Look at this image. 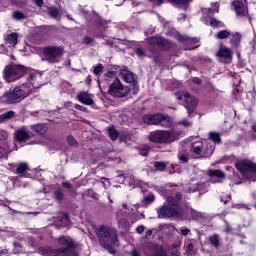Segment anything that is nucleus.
Instances as JSON below:
<instances>
[{
	"label": "nucleus",
	"instance_id": "obj_44",
	"mask_svg": "<svg viewBox=\"0 0 256 256\" xmlns=\"http://www.w3.org/2000/svg\"><path fill=\"white\" fill-rule=\"evenodd\" d=\"M54 198L56 201H61L63 199V192L61 190H56L54 192Z\"/></svg>",
	"mask_w": 256,
	"mask_h": 256
},
{
	"label": "nucleus",
	"instance_id": "obj_6",
	"mask_svg": "<svg viewBox=\"0 0 256 256\" xmlns=\"http://www.w3.org/2000/svg\"><path fill=\"white\" fill-rule=\"evenodd\" d=\"M42 53V61H46L47 63H59L61 57H63V53H65V48L55 45L46 46L43 48Z\"/></svg>",
	"mask_w": 256,
	"mask_h": 256
},
{
	"label": "nucleus",
	"instance_id": "obj_28",
	"mask_svg": "<svg viewBox=\"0 0 256 256\" xmlns=\"http://www.w3.org/2000/svg\"><path fill=\"white\" fill-rule=\"evenodd\" d=\"M48 15H50L52 19L59 21V19H61V10H59L57 7H50L48 8Z\"/></svg>",
	"mask_w": 256,
	"mask_h": 256
},
{
	"label": "nucleus",
	"instance_id": "obj_64",
	"mask_svg": "<svg viewBox=\"0 0 256 256\" xmlns=\"http://www.w3.org/2000/svg\"><path fill=\"white\" fill-rule=\"evenodd\" d=\"M131 256H139V253L136 250H133L131 252Z\"/></svg>",
	"mask_w": 256,
	"mask_h": 256
},
{
	"label": "nucleus",
	"instance_id": "obj_41",
	"mask_svg": "<svg viewBox=\"0 0 256 256\" xmlns=\"http://www.w3.org/2000/svg\"><path fill=\"white\" fill-rule=\"evenodd\" d=\"M210 25L211 27H223V22L217 20L216 18H211Z\"/></svg>",
	"mask_w": 256,
	"mask_h": 256
},
{
	"label": "nucleus",
	"instance_id": "obj_29",
	"mask_svg": "<svg viewBox=\"0 0 256 256\" xmlns=\"http://www.w3.org/2000/svg\"><path fill=\"white\" fill-rule=\"evenodd\" d=\"M209 139L212 141L211 143L215 145H219L221 143V135L217 132H210L209 133Z\"/></svg>",
	"mask_w": 256,
	"mask_h": 256
},
{
	"label": "nucleus",
	"instance_id": "obj_17",
	"mask_svg": "<svg viewBox=\"0 0 256 256\" xmlns=\"http://www.w3.org/2000/svg\"><path fill=\"white\" fill-rule=\"evenodd\" d=\"M76 97L80 103H83V105H93L95 103V101H93V96L87 91L79 92Z\"/></svg>",
	"mask_w": 256,
	"mask_h": 256
},
{
	"label": "nucleus",
	"instance_id": "obj_45",
	"mask_svg": "<svg viewBox=\"0 0 256 256\" xmlns=\"http://www.w3.org/2000/svg\"><path fill=\"white\" fill-rule=\"evenodd\" d=\"M180 234L184 237H187V235H191V230L185 227L180 228Z\"/></svg>",
	"mask_w": 256,
	"mask_h": 256
},
{
	"label": "nucleus",
	"instance_id": "obj_4",
	"mask_svg": "<svg viewBox=\"0 0 256 256\" xmlns=\"http://www.w3.org/2000/svg\"><path fill=\"white\" fill-rule=\"evenodd\" d=\"M181 134L176 131H161L156 130L150 132L148 139L152 143L169 144L177 141Z\"/></svg>",
	"mask_w": 256,
	"mask_h": 256
},
{
	"label": "nucleus",
	"instance_id": "obj_32",
	"mask_svg": "<svg viewBox=\"0 0 256 256\" xmlns=\"http://www.w3.org/2000/svg\"><path fill=\"white\" fill-rule=\"evenodd\" d=\"M208 175L209 177H217V179H225V173L221 170H210Z\"/></svg>",
	"mask_w": 256,
	"mask_h": 256
},
{
	"label": "nucleus",
	"instance_id": "obj_46",
	"mask_svg": "<svg viewBox=\"0 0 256 256\" xmlns=\"http://www.w3.org/2000/svg\"><path fill=\"white\" fill-rule=\"evenodd\" d=\"M101 71H103V64H98L94 68L93 73H94V75H99V73H101Z\"/></svg>",
	"mask_w": 256,
	"mask_h": 256
},
{
	"label": "nucleus",
	"instance_id": "obj_63",
	"mask_svg": "<svg viewBox=\"0 0 256 256\" xmlns=\"http://www.w3.org/2000/svg\"><path fill=\"white\" fill-rule=\"evenodd\" d=\"M62 186L65 187L66 189H71V183L69 182H63Z\"/></svg>",
	"mask_w": 256,
	"mask_h": 256
},
{
	"label": "nucleus",
	"instance_id": "obj_1",
	"mask_svg": "<svg viewBox=\"0 0 256 256\" xmlns=\"http://www.w3.org/2000/svg\"><path fill=\"white\" fill-rule=\"evenodd\" d=\"M96 235L103 249H106L111 255H115L113 245H117V230L109 226H100L96 229Z\"/></svg>",
	"mask_w": 256,
	"mask_h": 256
},
{
	"label": "nucleus",
	"instance_id": "obj_50",
	"mask_svg": "<svg viewBox=\"0 0 256 256\" xmlns=\"http://www.w3.org/2000/svg\"><path fill=\"white\" fill-rule=\"evenodd\" d=\"M105 77H106L107 79H115L116 73H115V71H108V72L105 74Z\"/></svg>",
	"mask_w": 256,
	"mask_h": 256
},
{
	"label": "nucleus",
	"instance_id": "obj_37",
	"mask_svg": "<svg viewBox=\"0 0 256 256\" xmlns=\"http://www.w3.org/2000/svg\"><path fill=\"white\" fill-rule=\"evenodd\" d=\"M177 125H181L182 127H191L193 122L187 118H183L182 120L177 122Z\"/></svg>",
	"mask_w": 256,
	"mask_h": 256
},
{
	"label": "nucleus",
	"instance_id": "obj_35",
	"mask_svg": "<svg viewBox=\"0 0 256 256\" xmlns=\"http://www.w3.org/2000/svg\"><path fill=\"white\" fill-rule=\"evenodd\" d=\"M108 135L112 141H117V138L119 137V133L113 127H108Z\"/></svg>",
	"mask_w": 256,
	"mask_h": 256
},
{
	"label": "nucleus",
	"instance_id": "obj_23",
	"mask_svg": "<svg viewBox=\"0 0 256 256\" xmlns=\"http://www.w3.org/2000/svg\"><path fill=\"white\" fill-rule=\"evenodd\" d=\"M208 241L212 247L215 249H219L221 247V237H219V234H214L208 238Z\"/></svg>",
	"mask_w": 256,
	"mask_h": 256
},
{
	"label": "nucleus",
	"instance_id": "obj_30",
	"mask_svg": "<svg viewBox=\"0 0 256 256\" xmlns=\"http://www.w3.org/2000/svg\"><path fill=\"white\" fill-rule=\"evenodd\" d=\"M150 256H177L176 253L165 252L162 247H158Z\"/></svg>",
	"mask_w": 256,
	"mask_h": 256
},
{
	"label": "nucleus",
	"instance_id": "obj_20",
	"mask_svg": "<svg viewBox=\"0 0 256 256\" xmlns=\"http://www.w3.org/2000/svg\"><path fill=\"white\" fill-rule=\"evenodd\" d=\"M15 139L22 143V141H27L29 139V133L25 128H20L15 132Z\"/></svg>",
	"mask_w": 256,
	"mask_h": 256
},
{
	"label": "nucleus",
	"instance_id": "obj_24",
	"mask_svg": "<svg viewBox=\"0 0 256 256\" xmlns=\"http://www.w3.org/2000/svg\"><path fill=\"white\" fill-rule=\"evenodd\" d=\"M18 38L19 36L17 35V33L13 32L5 37V41L11 47H15V45H17Z\"/></svg>",
	"mask_w": 256,
	"mask_h": 256
},
{
	"label": "nucleus",
	"instance_id": "obj_34",
	"mask_svg": "<svg viewBox=\"0 0 256 256\" xmlns=\"http://www.w3.org/2000/svg\"><path fill=\"white\" fill-rule=\"evenodd\" d=\"M216 39H227L229 37H231V32H229V30H222L219 31L216 35H215Z\"/></svg>",
	"mask_w": 256,
	"mask_h": 256
},
{
	"label": "nucleus",
	"instance_id": "obj_51",
	"mask_svg": "<svg viewBox=\"0 0 256 256\" xmlns=\"http://www.w3.org/2000/svg\"><path fill=\"white\" fill-rule=\"evenodd\" d=\"M74 108L77 109V111H83V113H87V109L79 104H75Z\"/></svg>",
	"mask_w": 256,
	"mask_h": 256
},
{
	"label": "nucleus",
	"instance_id": "obj_12",
	"mask_svg": "<svg viewBox=\"0 0 256 256\" xmlns=\"http://www.w3.org/2000/svg\"><path fill=\"white\" fill-rule=\"evenodd\" d=\"M40 255L43 256H74L73 252H70V255L66 254L65 249H53L49 246L40 247L38 249Z\"/></svg>",
	"mask_w": 256,
	"mask_h": 256
},
{
	"label": "nucleus",
	"instance_id": "obj_21",
	"mask_svg": "<svg viewBox=\"0 0 256 256\" xmlns=\"http://www.w3.org/2000/svg\"><path fill=\"white\" fill-rule=\"evenodd\" d=\"M120 76L126 83H135V76L132 72H129L127 70H122L120 72Z\"/></svg>",
	"mask_w": 256,
	"mask_h": 256
},
{
	"label": "nucleus",
	"instance_id": "obj_5",
	"mask_svg": "<svg viewBox=\"0 0 256 256\" xmlns=\"http://www.w3.org/2000/svg\"><path fill=\"white\" fill-rule=\"evenodd\" d=\"M191 151L200 159L211 157L213 155V151H215V144H212L207 140L197 141L192 144Z\"/></svg>",
	"mask_w": 256,
	"mask_h": 256
},
{
	"label": "nucleus",
	"instance_id": "obj_14",
	"mask_svg": "<svg viewBox=\"0 0 256 256\" xmlns=\"http://www.w3.org/2000/svg\"><path fill=\"white\" fill-rule=\"evenodd\" d=\"M43 74L39 72H31L28 77L26 83L31 86V89H39V87L43 86V81H42Z\"/></svg>",
	"mask_w": 256,
	"mask_h": 256
},
{
	"label": "nucleus",
	"instance_id": "obj_15",
	"mask_svg": "<svg viewBox=\"0 0 256 256\" xmlns=\"http://www.w3.org/2000/svg\"><path fill=\"white\" fill-rule=\"evenodd\" d=\"M234 7L235 14L238 17H247L249 11L247 10V6L241 2V0H235L232 2Z\"/></svg>",
	"mask_w": 256,
	"mask_h": 256
},
{
	"label": "nucleus",
	"instance_id": "obj_9",
	"mask_svg": "<svg viewBox=\"0 0 256 256\" xmlns=\"http://www.w3.org/2000/svg\"><path fill=\"white\" fill-rule=\"evenodd\" d=\"M4 75L8 83H13V81H17L18 79H21L23 75H25V66L23 65L6 66L4 69Z\"/></svg>",
	"mask_w": 256,
	"mask_h": 256
},
{
	"label": "nucleus",
	"instance_id": "obj_62",
	"mask_svg": "<svg viewBox=\"0 0 256 256\" xmlns=\"http://www.w3.org/2000/svg\"><path fill=\"white\" fill-rule=\"evenodd\" d=\"M221 201L224 202V205H227V203H229V201H231V195H228V196L226 197V199H221Z\"/></svg>",
	"mask_w": 256,
	"mask_h": 256
},
{
	"label": "nucleus",
	"instance_id": "obj_60",
	"mask_svg": "<svg viewBox=\"0 0 256 256\" xmlns=\"http://www.w3.org/2000/svg\"><path fill=\"white\" fill-rule=\"evenodd\" d=\"M120 227H127V220L126 219H121L118 222Z\"/></svg>",
	"mask_w": 256,
	"mask_h": 256
},
{
	"label": "nucleus",
	"instance_id": "obj_53",
	"mask_svg": "<svg viewBox=\"0 0 256 256\" xmlns=\"http://www.w3.org/2000/svg\"><path fill=\"white\" fill-rule=\"evenodd\" d=\"M7 155V150L3 148V146H0V159H3Z\"/></svg>",
	"mask_w": 256,
	"mask_h": 256
},
{
	"label": "nucleus",
	"instance_id": "obj_11",
	"mask_svg": "<svg viewBox=\"0 0 256 256\" xmlns=\"http://www.w3.org/2000/svg\"><path fill=\"white\" fill-rule=\"evenodd\" d=\"M235 167L239 173L245 175L246 173H256V164L253 163L251 160L244 159L240 160L235 164Z\"/></svg>",
	"mask_w": 256,
	"mask_h": 256
},
{
	"label": "nucleus",
	"instance_id": "obj_16",
	"mask_svg": "<svg viewBox=\"0 0 256 256\" xmlns=\"http://www.w3.org/2000/svg\"><path fill=\"white\" fill-rule=\"evenodd\" d=\"M148 43H150V45H157L158 47H162V49H169V47H171L169 41L163 37H151L148 39Z\"/></svg>",
	"mask_w": 256,
	"mask_h": 256
},
{
	"label": "nucleus",
	"instance_id": "obj_42",
	"mask_svg": "<svg viewBox=\"0 0 256 256\" xmlns=\"http://www.w3.org/2000/svg\"><path fill=\"white\" fill-rule=\"evenodd\" d=\"M13 18L16 19V21H20L21 19L25 18V14H23L22 12H19V11H15L13 13Z\"/></svg>",
	"mask_w": 256,
	"mask_h": 256
},
{
	"label": "nucleus",
	"instance_id": "obj_58",
	"mask_svg": "<svg viewBox=\"0 0 256 256\" xmlns=\"http://www.w3.org/2000/svg\"><path fill=\"white\" fill-rule=\"evenodd\" d=\"M133 95H137L139 93V86L137 85V83H133Z\"/></svg>",
	"mask_w": 256,
	"mask_h": 256
},
{
	"label": "nucleus",
	"instance_id": "obj_2",
	"mask_svg": "<svg viewBox=\"0 0 256 256\" xmlns=\"http://www.w3.org/2000/svg\"><path fill=\"white\" fill-rule=\"evenodd\" d=\"M183 195L176 193V197L170 196L167 198V205L163 206L159 213L162 217H177L181 219L183 217V210L179 207V201H181Z\"/></svg>",
	"mask_w": 256,
	"mask_h": 256
},
{
	"label": "nucleus",
	"instance_id": "obj_18",
	"mask_svg": "<svg viewBox=\"0 0 256 256\" xmlns=\"http://www.w3.org/2000/svg\"><path fill=\"white\" fill-rule=\"evenodd\" d=\"M217 56L221 57L222 59H225L227 63H231V60L233 59V50L228 47H220V49L217 52Z\"/></svg>",
	"mask_w": 256,
	"mask_h": 256
},
{
	"label": "nucleus",
	"instance_id": "obj_22",
	"mask_svg": "<svg viewBox=\"0 0 256 256\" xmlns=\"http://www.w3.org/2000/svg\"><path fill=\"white\" fill-rule=\"evenodd\" d=\"M31 129L36 135H45L47 133V126L45 124L32 125Z\"/></svg>",
	"mask_w": 256,
	"mask_h": 256
},
{
	"label": "nucleus",
	"instance_id": "obj_38",
	"mask_svg": "<svg viewBox=\"0 0 256 256\" xmlns=\"http://www.w3.org/2000/svg\"><path fill=\"white\" fill-rule=\"evenodd\" d=\"M178 159L181 163H188L189 161V155L185 152H180L178 154Z\"/></svg>",
	"mask_w": 256,
	"mask_h": 256
},
{
	"label": "nucleus",
	"instance_id": "obj_7",
	"mask_svg": "<svg viewBox=\"0 0 256 256\" xmlns=\"http://www.w3.org/2000/svg\"><path fill=\"white\" fill-rule=\"evenodd\" d=\"M175 97L178 101H181V103H184V107L188 111V116L191 117V113L197 109V98L190 95L186 91H179L175 93Z\"/></svg>",
	"mask_w": 256,
	"mask_h": 256
},
{
	"label": "nucleus",
	"instance_id": "obj_56",
	"mask_svg": "<svg viewBox=\"0 0 256 256\" xmlns=\"http://www.w3.org/2000/svg\"><path fill=\"white\" fill-rule=\"evenodd\" d=\"M178 41H181L182 43L185 41H191V38L187 37V36H178Z\"/></svg>",
	"mask_w": 256,
	"mask_h": 256
},
{
	"label": "nucleus",
	"instance_id": "obj_48",
	"mask_svg": "<svg viewBox=\"0 0 256 256\" xmlns=\"http://www.w3.org/2000/svg\"><path fill=\"white\" fill-rule=\"evenodd\" d=\"M145 203H153L155 201V196L153 194H149L144 198Z\"/></svg>",
	"mask_w": 256,
	"mask_h": 256
},
{
	"label": "nucleus",
	"instance_id": "obj_52",
	"mask_svg": "<svg viewBox=\"0 0 256 256\" xmlns=\"http://www.w3.org/2000/svg\"><path fill=\"white\" fill-rule=\"evenodd\" d=\"M84 43H85V45H93V38L86 36L84 38Z\"/></svg>",
	"mask_w": 256,
	"mask_h": 256
},
{
	"label": "nucleus",
	"instance_id": "obj_27",
	"mask_svg": "<svg viewBox=\"0 0 256 256\" xmlns=\"http://www.w3.org/2000/svg\"><path fill=\"white\" fill-rule=\"evenodd\" d=\"M25 171H29V164L26 162H20L16 166V174L23 176L25 174Z\"/></svg>",
	"mask_w": 256,
	"mask_h": 256
},
{
	"label": "nucleus",
	"instance_id": "obj_54",
	"mask_svg": "<svg viewBox=\"0 0 256 256\" xmlns=\"http://www.w3.org/2000/svg\"><path fill=\"white\" fill-rule=\"evenodd\" d=\"M153 5L159 6L165 3V0H150Z\"/></svg>",
	"mask_w": 256,
	"mask_h": 256
},
{
	"label": "nucleus",
	"instance_id": "obj_26",
	"mask_svg": "<svg viewBox=\"0 0 256 256\" xmlns=\"http://www.w3.org/2000/svg\"><path fill=\"white\" fill-rule=\"evenodd\" d=\"M230 35V45H232V47H239V44L241 43V34L239 32H235Z\"/></svg>",
	"mask_w": 256,
	"mask_h": 256
},
{
	"label": "nucleus",
	"instance_id": "obj_57",
	"mask_svg": "<svg viewBox=\"0 0 256 256\" xmlns=\"http://www.w3.org/2000/svg\"><path fill=\"white\" fill-rule=\"evenodd\" d=\"M143 231H145V226L140 225L136 228V233H138V235H141V233H143Z\"/></svg>",
	"mask_w": 256,
	"mask_h": 256
},
{
	"label": "nucleus",
	"instance_id": "obj_59",
	"mask_svg": "<svg viewBox=\"0 0 256 256\" xmlns=\"http://www.w3.org/2000/svg\"><path fill=\"white\" fill-rule=\"evenodd\" d=\"M89 195L90 197H92V199H95L96 201L99 199V194H97L96 192L90 191Z\"/></svg>",
	"mask_w": 256,
	"mask_h": 256
},
{
	"label": "nucleus",
	"instance_id": "obj_39",
	"mask_svg": "<svg viewBox=\"0 0 256 256\" xmlns=\"http://www.w3.org/2000/svg\"><path fill=\"white\" fill-rule=\"evenodd\" d=\"M186 251L189 253V255H195V253H197V249H195L193 243H188L186 245Z\"/></svg>",
	"mask_w": 256,
	"mask_h": 256
},
{
	"label": "nucleus",
	"instance_id": "obj_19",
	"mask_svg": "<svg viewBox=\"0 0 256 256\" xmlns=\"http://www.w3.org/2000/svg\"><path fill=\"white\" fill-rule=\"evenodd\" d=\"M162 119V114H153V115H144L143 121L144 123H147V125H159L160 121Z\"/></svg>",
	"mask_w": 256,
	"mask_h": 256
},
{
	"label": "nucleus",
	"instance_id": "obj_47",
	"mask_svg": "<svg viewBox=\"0 0 256 256\" xmlns=\"http://www.w3.org/2000/svg\"><path fill=\"white\" fill-rule=\"evenodd\" d=\"M9 137V134L5 130H0V141H5Z\"/></svg>",
	"mask_w": 256,
	"mask_h": 256
},
{
	"label": "nucleus",
	"instance_id": "obj_25",
	"mask_svg": "<svg viewBox=\"0 0 256 256\" xmlns=\"http://www.w3.org/2000/svg\"><path fill=\"white\" fill-rule=\"evenodd\" d=\"M159 125L161 127H172L173 126V119H171V117H169L168 115H163L162 114V118L160 119V123Z\"/></svg>",
	"mask_w": 256,
	"mask_h": 256
},
{
	"label": "nucleus",
	"instance_id": "obj_49",
	"mask_svg": "<svg viewBox=\"0 0 256 256\" xmlns=\"http://www.w3.org/2000/svg\"><path fill=\"white\" fill-rule=\"evenodd\" d=\"M135 53L136 55H138V57H145V50H143L142 48H136Z\"/></svg>",
	"mask_w": 256,
	"mask_h": 256
},
{
	"label": "nucleus",
	"instance_id": "obj_36",
	"mask_svg": "<svg viewBox=\"0 0 256 256\" xmlns=\"http://www.w3.org/2000/svg\"><path fill=\"white\" fill-rule=\"evenodd\" d=\"M127 209V204H122V209H119L116 212L117 217H124V215H128L129 212L127 211Z\"/></svg>",
	"mask_w": 256,
	"mask_h": 256
},
{
	"label": "nucleus",
	"instance_id": "obj_33",
	"mask_svg": "<svg viewBox=\"0 0 256 256\" xmlns=\"http://www.w3.org/2000/svg\"><path fill=\"white\" fill-rule=\"evenodd\" d=\"M188 215H190V219H201L203 214L201 212H197L192 208L187 209Z\"/></svg>",
	"mask_w": 256,
	"mask_h": 256
},
{
	"label": "nucleus",
	"instance_id": "obj_43",
	"mask_svg": "<svg viewBox=\"0 0 256 256\" xmlns=\"http://www.w3.org/2000/svg\"><path fill=\"white\" fill-rule=\"evenodd\" d=\"M169 3H173L174 5H187L189 0H168Z\"/></svg>",
	"mask_w": 256,
	"mask_h": 256
},
{
	"label": "nucleus",
	"instance_id": "obj_61",
	"mask_svg": "<svg viewBox=\"0 0 256 256\" xmlns=\"http://www.w3.org/2000/svg\"><path fill=\"white\" fill-rule=\"evenodd\" d=\"M192 82L195 83V85H201V79L197 78V77H194L192 79Z\"/></svg>",
	"mask_w": 256,
	"mask_h": 256
},
{
	"label": "nucleus",
	"instance_id": "obj_13",
	"mask_svg": "<svg viewBox=\"0 0 256 256\" xmlns=\"http://www.w3.org/2000/svg\"><path fill=\"white\" fill-rule=\"evenodd\" d=\"M59 245L62 246V248L58 249H64L66 255H71L73 253L74 256H77V253L75 252V248H73V240L67 236H61L58 238Z\"/></svg>",
	"mask_w": 256,
	"mask_h": 256
},
{
	"label": "nucleus",
	"instance_id": "obj_31",
	"mask_svg": "<svg viewBox=\"0 0 256 256\" xmlns=\"http://www.w3.org/2000/svg\"><path fill=\"white\" fill-rule=\"evenodd\" d=\"M15 117L14 111H8L0 115V123H5L9 121V119H13Z\"/></svg>",
	"mask_w": 256,
	"mask_h": 256
},
{
	"label": "nucleus",
	"instance_id": "obj_8",
	"mask_svg": "<svg viewBox=\"0 0 256 256\" xmlns=\"http://www.w3.org/2000/svg\"><path fill=\"white\" fill-rule=\"evenodd\" d=\"M175 97L178 101H181V103H184V107L188 111V116L191 117V113L197 109V98L190 95L186 91H179L175 93Z\"/></svg>",
	"mask_w": 256,
	"mask_h": 256
},
{
	"label": "nucleus",
	"instance_id": "obj_3",
	"mask_svg": "<svg viewBox=\"0 0 256 256\" xmlns=\"http://www.w3.org/2000/svg\"><path fill=\"white\" fill-rule=\"evenodd\" d=\"M31 91V85L29 83H23L20 86H16L13 91L6 93L4 99L8 104L19 103V101H23V99L29 97Z\"/></svg>",
	"mask_w": 256,
	"mask_h": 256
},
{
	"label": "nucleus",
	"instance_id": "obj_55",
	"mask_svg": "<svg viewBox=\"0 0 256 256\" xmlns=\"http://www.w3.org/2000/svg\"><path fill=\"white\" fill-rule=\"evenodd\" d=\"M67 142L69 143V145H75V143H77L73 136H68L67 137Z\"/></svg>",
	"mask_w": 256,
	"mask_h": 256
},
{
	"label": "nucleus",
	"instance_id": "obj_10",
	"mask_svg": "<svg viewBox=\"0 0 256 256\" xmlns=\"http://www.w3.org/2000/svg\"><path fill=\"white\" fill-rule=\"evenodd\" d=\"M108 93L113 97H127L129 94V88L123 86V84H121V80L115 78L114 83L109 86Z\"/></svg>",
	"mask_w": 256,
	"mask_h": 256
},
{
	"label": "nucleus",
	"instance_id": "obj_40",
	"mask_svg": "<svg viewBox=\"0 0 256 256\" xmlns=\"http://www.w3.org/2000/svg\"><path fill=\"white\" fill-rule=\"evenodd\" d=\"M154 167H156L158 171H165V169H167V164H165V162H155Z\"/></svg>",
	"mask_w": 256,
	"mask_h": 256
}]
</instances>
